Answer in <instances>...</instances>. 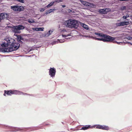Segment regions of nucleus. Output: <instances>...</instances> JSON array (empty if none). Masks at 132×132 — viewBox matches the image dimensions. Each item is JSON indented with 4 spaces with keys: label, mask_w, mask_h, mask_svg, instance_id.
Wrapping results in <instances>:
<instances>
[{
    "label": "nucleus",
    "mask_w": 132,
    "mask_h": 132,
    "mask_svg": "<svg viewBox=\"0 0 132 132\" xmlns=\"http://www.w3.org/2000/svg\"><path fill=\"white\" fill-rule=\"evenodd\" d=\"M95 34L101 38H98L93 36H90L88 35L82 36L83 37H88L95 40L102 41L104 42H111L113 41L116 39V37H113L109 35L103 33L95 32Z\"/></svg>",
    "instance_id": "1"
},
{
    "label": "nucleus",
    "mask_w": 132,
    "mask_h": 132,
    "mask_svg": "<svg viewBox=\"0 0 132 132\" xmlns=\"http://www.w3.org/2000/svg\"><path fill=\"white\" fill-rule=\"evenodd\" d=\"M0 126H2V127L4 128V129H11V130L10 131L11 132L17 131H18L23 130L26 131L29 130V131H30L33 130H37L38 129H42V127L39 126L34 127H29L20 128L18 127H13L12 126H9L8 125H3L0 124Z\"/></svg>",
    "instance_id": "2"
},
{
    "label": "nucleus",
    "mask_w": 132,
    "mask_h": 132,
    "mask_svg": "<svg viewBox=\"0 0 132 132\" xmlns=\"http://www.w3.org/2000/svg\"><path fill=\"white\" fill-rule=\"evenodd\" d=\"M5 93L11 96L12 94H15L16 95H29L31 96H33L32 94H30L27 93H23L21 91H20L17 90H5Z\"/></svg>",
    "instance_id": "3"
},
{
    "label": "nucleus",
    "mask_w": 132,
    "mask_h": 132,
    "mask_svg": "<svg viewBox=\"0 0 132 132\" xmlns=\"http://www.w3.org/2000/svg\"><path fill=\"white\" fill-rule=\"evenodd\" d=\"M4 40L6 41L7 43L5 42H2L1 45L3 47L8 46L12 42L15 41L14 39L10 37H6L4 39Z\"/></svg>",
    "instance_id": "4"
},
{
    "label": "nucleus",
    "mask_w": 132,
    "mask_h": 132,
    "mask_svg": "<svg viewBox=\"0 0 132 132\" xmlns=\"http://www.w3.org/2000/svg\"><path fill=\"white\" fill-rule=\"evenodd\" d=\"M10 47H7V52H13L14 51H16L19 48V46L15 45L14 43V42H13L9 45Z\"/></svg>",
    "instance_id": "5"
},
{
    "label": "nucleus",
    "mask_w": 132,
    "mask_h": 132,
    "mask_svg": "<svg viewBox=\"0 0 132 132\" xmlns=\"http://www.w3.org/2000/svg\"><path fill=\"white\" fill-rule=\"evenodd\" d=\"M11 9L14 11L19 12L23 11L24 9V8L23 6L18 5L11 6Z\"/></svg>",
    "instance_id": "6"
},
{
    "label": "nucleus",
    "mask_w": 132,
    "mask_h": 132,
    "mask_svg": "<svg viewBox=\"0 0 132 132\" xmlns=\"http://www.w3.org/2000/svg\"><path fill=\"white\" fill-rule=\"evenodd\" d=\"M48 70L49 75L52 78L54 77L56 72L55 68L54 67H50Z\"/></svg>",
    "instance_id": "7"
},
{
    "label": "nucleus",
    "mask_w": 132,
    "mask_h": 132,
    "mask_svg": "<svg viewBox=\"0 0 132 132\" xmlns=\"http://www.w3.org/2000/svg\"><path fill=\"white\" fill-rule=\"evenodd\" d=\"M81 22L78 20L73 19L71 28H73L75 29H77L80 24Z\"/></svg>",
    "instance_id": "8"
},
{
    "label": "nucleus",
    "mask_w": 132,
    "mask_h": 132,
    "mask_svg": "<svg viewBox=\"0 0 132 132\" xmlns=\"http://www.w3.org/2000/svg\"><path fill=\"white\" fill-rule=\"evenodd\" d=\"M111 11V10L109 8L103 9H99L98 12L101 14H106Z\"/></svg>",
    "instance_id": "9"
},
{
    "label": "nucleus",
    "mask_w": 132,
    "mask_h": 132,
    "mask_svg": "<svg viewBox=\"0 0 132 132\" xmlns=\"http://www.w3.org/2000/svg\"><path fill=\"white\" fill-rule=\"evenodd\" d=\"M73 19H69L65 21L64 22V24L67 27L71 28Z\"/></svg>",
    "instance_id": "10"
},
{
    "label": "nucleus",
    "mask_w": 132,
    "mask_h": 132,
    "mask_svg": "<svg viewBox=\"0 0 132 132\" xmlns=\"http://www.w3.org/2000/svg\"><path fill=\"white\" fill-rule=\"evenodd\" d=\"M13 29H11L12 31L15 34L19 33L20 31L19 30L17 26H13Z\"/></svg>",
    "instance_id": "11"
},
{
    "label": "nucleus",
    "mask_w": 132,
    "mask_h": 132,
    "mask_svg": "<svg viewBox=\"0 0 132 132\" xmlns=\"http://www.w3.org/2000/svg\"><path fill=\"white\" fill-rule=\"evenodd\" d=\"M129 24V21H124L117 23L116 24V25L117 26H121L127 25Z\"/></svg>",
    "instance_id": "12"
},
{
    "label": "nucleus",
    "mask_w": 132,
    "mask_h": 132,
    "mask_svg": "<svg viewBox=\"0 0 132 132\" xmlns=\"http://www.w3.org/2000/svg\"><path fill=\"white\" fill-rule=\"evenodd\" d=\"M14 43L15 45H16L18 46H19V48L20 47V44H24V42H23L22 40H20L19 41H18V42H16L15 40L14 39Z\"/></svg>",
    "instance_id": "13"
},
{
    "label": "nucleus",
    "mask_w": 132,
    "mask_h": 132,
    "mask_svg": "<svg viewBox=\"0 0 132 132\" xmlns=\"http://www.w3.org/2000/svg\"><path fill=\"white\" fill-rule=\"evenodd\" d=\"M93 126H91L90 125H87L81 127L80 129L81 130H85L89 129V128L92 127Z\"/></svg>",
    "instance_id": "14"
},
{
    "label": "nucleus",
    "mask_w": 132,
    "mask_h": 132,
    "mask_svg": "<svg viewBox=\"0 0 132 132\" xmlns=\"http://www.w3.org/2000/svg\"><path fill=\"white\" fill-rule=\"evenodd\" d=\"M80 25L82 27L86 30H89V29L88 26L85 23H82L81 22Z\"/></svg>",
    "instance_id": "15"
},
{
    "label": "nucleus",
    "mask_w": 132,
    "mask_h": 132,
    "mask_svg": "<svg viewBox=\"0 0 132 132\" xmlns=\"http://www.w3.org/2000/svg\"><path fill=\"white\" fill-rule=\"evenodd\" d=\"M93 126L92 127V128H96L97 129H101L102 127V125L99 124H97L94 125L93 126Z\"/></svg>",
    "instance_id": "16"
},
{
    "label": "nucleus",
    "mask_w": 132,
    "mask_h": 132,
    "mask_svg": "<svg viewBox=\"0 0 132 132\" xmlns=\"http://www.w3.org/2000/svg\"><path fill=\"white\" fill-rule=\"evenodd\" d=\"M53 30H50L48 31L47 33L46 34H45L44 36V37H48L49 36H50L53 32Z\"/></svg>",
    "instance_id": "17"
},
{
    "label": "nucleus",
    "mask_w": 132,
    "mask_h": 132,
    "mask_svg": "<svg viewBox=\"0 0 132 132\" xmlns=\"http://www.w3.org/2000/svg\"><path fill=\"white\" fill-rule=\"evenodd\" d=\"M18 38H15V40H16L17 42L20 40H22V39H23V36L21 35H20L19 36H18Z\"/></svg>",
    "instance_id": "18"
},
{
    "label": "nucleus",
    "mask_w": 132,
    "mask_h": 132,
    "mask_svg": "<svg viewBox=\"0 0 132 132\" xmlns=\"http://www.w3.org/2000/svg\"><path fill=\"white\" fill-rule=\"evenodd\" d=\"M125 14L126 15H125L123 16L122 18L123 19H125V20L128 21L129 20V19H127V18L129 17L130 15L128 14Z\"/></svg>",
    "instance_id": "19"
},
{
    "label": "nucleus",
    "mask_w": 132,
    "mask_h": 132,
    "mask_svg": "<svg viewBox=\"0 0 132 132\" xmlns=\"http://www.w3.org/2000/svg\"><path fill=\"white\" fill-rule=\"evenodd\" d=\"M109 127L108 126L105 125H102L101 129L108 130L109 129Z\"/></svg>",
    "instance_id": "20"
},
{
    "label": "nucleus",
    "mask_w": 132,
    "mask_h": 132,
    "mask_svg": "<svg viewBox=\"0 0 132 132\" xmlns=\"http://www.w3.org/2000/svg\"><path fill=\"white\" fill-rule=\"evenodd\" d=\"M54 1H52L50 2L49 4H48L45 7V8H46V7L48 8L50 7L51 6L53 5L54 4Z\"/></svg>",
    "instance_id": "21"
},
{
    "label": "nucleus",
    "mask_w": 132,
    "mask_h": 132,
    "mask_svg": "<svg viewBox=\"0 0 132 132\" xmlns=\"http://www.w3.org/2000/svg\"><path fill=\"white\" fill-rule=\"evenodd\" d=\"M112 42H113V43L117 44L118 45H121L122 44H125V42H118L115 40H114Z\"/></svg>",
    "instance_id": "22"
},
{
    "label": "nucleus",
    "mask_w": 132,
    "mask_h": 132,
    "mask_svg": "<svg viewBox=\"0 0 132 132\" xmlns=\"http://www.w3.org/2000/svg\"><path fill=\"white\" fill-rule=\"evenodd\" d=\"M0 52H3V53H6L7 52V48H0Z\"/></svg>",
    "instance_id": "23"
},
{
    "label": "nucleus",
    "mask_w": 132,
    "mask_h": 132,
    "mask_svg": "<svg viewBox=\"0 0 132 132\" xmlns=\"http://www.w3.org/2000/svg\"><path fill=\"white\" fill-rule=\"evenodd\" d=\"M80 2L81 3L85 6H87L89 4V3L87 2V1H85L82 0H81Z\"/></svg>",
    "instance_id": "24"
},
{
    "label": "nucleus",
    "mask_w": 132,
    "mask_h": 132,
    "mask_svg": "<svg viewBox=\"0 0 132 132\" xmlns=\"http://www.w3.org/2000/svg\"><path fill=\"white\" fill-rule=\"evenodd\" d=\"M19 29L20 31V30L24 29L25 27V26L22 25H18Z\"/></svg>",
    "instance_id": "25"
},
{
    "label": "nucleus",
    "mask_w": 132,
    "mask_h": 132,
    "mask_svg": "<svg viewBox=\"0 0 132 132\" xmlns=\"http://www.w3.org/2000/svg\"><path fill=\"white\" fill-rule=\"evenodd\" d=\"M10 13H6L5 19L7 20H9L10 19L12 18L10 16Z\"/></svg>",
    "instance_id": "26"
},
{
    "label": "nucleus",
    "mask_w": 132,
    "mask_h": 132,
    "mask_svg": "<svg viewBox=\"0 0 132 132\" xmlns=\"http://www.w3.org/2000/svg\"><path fill=\"white\" fill-rule=\"evenodd\" d=\"M95 5L93 3H89V4H88L87 6L91 7H95Z\"/></svg>",
    "instance_id": "27"
},
{
    "label": "nucleus",
    "mask_w": 132,
    "mask_h": 132,
    "mask_svg": "<svg viewBox=\"0 0 132 132\" xmlns=\"http://www.w3.org/2000/svg\"><path fill=\"white\" fill-rule=\"evenodd\" d=\"M62 97L63 95L61 94H57L56 95V97L59 99L62 98Z\"/></svg>",
    "instance_id": "28"
},
{
    "label": "nucleus",
    "mask_w": 132,
    "mask_h": 132,
    "mask_svg": "<svg viewBox=\"0 0 132 132\" xmlns=\"http://www.w3.org/2000/svg\"><path fill=\"white\" fill-rule=\"evenodd\" d=\"M55 10L56 9H51L48 10H47L46 11L48 12L49 13H50L55 11Z\"/></svg>",
    "instance_id": "29"
},
{
    "label": "nucleus",
    "mask_w": 132,
    "mask_h": 132,
    "mask_svg": "<svg viewBox=\"0 0 132 132\" xmlns=\"http://www.w3.org/2000/svg\"><path fill=\"white\" fill-rule=\"evenodd\" d=\"M58 43V42L57 39V40L53 41L51 43V44L52 45H53L57 44Z\"/></svg>",
    "instance_id": "30"
},
{
    "label": "nucleus",
    "mask_w": 132,
    "mask_h": 132,
    "mask_svg": "<svg viewBox=\"0 0 132 132\" xmlns=\"http://www.w3.org/2000/svg\"><path fill=\"white\" fill-rule=\"evenodd\" d=\"M64 39H57L58 43H62L64 42Z\"/></svg>",
    "instance_id": "31"
},
{
    "label": "nucleus",
    "mask_w": 132,
    "mask_h": 132,
    "mask_svg": "<svg viewBox=\"0 0 132 132\" xmlns=\"http://www.w3.org/2000/svg\"><path fill=\"white\" fill-rule=\"evenodd\" d=\"M120 9L121 10H125L126 9V6H123L121 7L120 8Z\"/></svg>",
    "instance_id": "32"
},
{
    "label": "nucleus",
    "mask_w": 132,
    "mask_h": 132,
    "mask_svg": "<svg viewBox=\"0 0 132 132\" xmlns=\"http://www.w3.org/2000/svg\"><path fill=\"white\" fill-rule=\"evenodd\" d=\"M44 29V27H38V31H43Z\"/></svg>",
    "instance_id": "33"
},
{
    "label": "nucleus",
    "mask_w": 132,
    "mask_h": 132,
    "mask_svg": "<svg viewBox=\"0 0 132 132\" xmlns=\"http://www.w3.org/2000/svg\"><path fill=\"white\" fill-rule=\"evenodd\" d=\"M67 10L68 11V12L69 13H70L71 12L72 13H75V11H72L69 9H67Z\"/></svg>",
    "instance_id": "34"
},
{
    "label": "nucleus",
    "mask_w": 132,
    "mask_h": 132,
    "mask_svg": "<svg viewBox=\"0 0 132 132\" xmlns=\"http://www.w3.org/2000/svg\"><path fill=\"white\" fill-rule=\"evenodd\" d=\"M63 0H55L54 2L55 3H59L62 2Z\"/></svg>",
    "instance_id": "35"
},
{
    "label": "nucleus",
    "mask_w": 132,
    "mask_h": 132,
    "mask_svg": "<svg viewBox=\"0 0 132 132\" xmlns=\"http://www.w3.org/2000/svg\"><path fill=\"white\" fill-rule=\"evenodd\" d=\"M28 31L29 33H31L32 31V30L31 29H29V28L26 27L25 28Z\"/></svg>",
    "instance_id": "36"
},
{
    "label": "nucleus",
    "mask_w": 132,
    "mask_h": 132,
    "mask_svg": "<svg viewBox=\"0 0 132 132\" xmlns=\"http://www.w3.org/2000/svg\"><path fill=\"white\" fill-rule=\"evenodd\" d=\"M15 1L22 3H24L25 2L24 0H15Z\"/></svg>",
    "instance_id": "37"
},
{
    "label": "nucleus",
    "mask_w": 132,
    "mask_h": 132,
    "mask_svg": "<svg viewBox=\"0 0 132 132\" xmlns=\"http://www.w3.org/2000/svg\"><path fill=\"white\" fill-rule=\"evenodd\" d=\"M23 39H22V40L24 42H28L29 41V40L28 39H26L25 38H23Z\"/></svg>",
    "instance_id": "38"
},
{
    "label": "nucleus",
    "mask_w": 132,
    "mask_h": 132,
    "mask_svg": "<svg viewBox=\"0 0 132 132\" xmlns=\"http://www.w3.org/2000/svg\"><path fill=\"white\" fill-rule=\"evenodd\" d=\"M38 27H35V28H32V29L34 31H38Z\"/></svg>",
    "instance_id": "39"
},
{
    "label": "nucleus",
    "mask_w": 132,
    "mask_h": 132,
    "mask_svg": "<svg viewBox=\"0 0 132 132\" xmlns=\"http://www.w3.org/2000/svg\"><path fill=\"white\" fill-rule=\"evenodd\" d=\"M45 9H46V8H45V7L44 8H41L40 9V12H42L44 11L45 10Z\"/></svg>",
    "instance_id": "40"
},
{
    "label": "nucleus",
    "mask_w": 132,
    "mask_h": 132,
    "mask_svg": "<svg viewBox=\"0 0 132 132\" xmlns=\"http://www.w3.org/2000/svg\"><path fill=\"white\" fill-rule=\"evenodd\" d=\"M35 47H34L33 48H31L29 50V51L28 52V53L29 52H30L32 50H34V49Z\"/></svg>",
    "instance_id": "41"
},
{
    "label": "nucleus",
    "mask_w": 132,
    "mask_h": 132,
    "mask_svg": "<svg viewBox=\"0 0 132 132\" xmlns=\"http://www.w3.org/2000/svg\"><path fill=\"white\" fill-rule=\"evenodd\" d=\"M127 38L128 40H131L132 39V37L131 36H128Z\"/></svg>",
    "instance_id": "42"
},
{
    "label": "nucleus",
    "mask_w": 132,
    "mask_h": 132,
    "mask_svg": "<svg viewBox=\"0 0 132 132\" xmlns=\"http://www.w3.org/2000/svg\"><path fill=\"white\" fill-rule=\"evenodd\" d=\"M62 36L63 38H65L67 37V35L64 34H62Z\"/></svg>",
    "instance_id": "43"
},
{
    "label": "nucleus",
    "mask_w": 132,
    "mask_h": 132,
    "mask_svg": "<svg viewBox=\"0 0 132 132\" xmlns=\"http://www.w3.org/2000/svg\"><path fill=\"white\" fill-rule=\"evenodd\" d=\"M49 14L48 12L46 11L45 13L44 14H43V15L44 16V15H47V14Z\"/></svg>",
    "instance_id": "44"
},
{
    "label": "nucleus",
    "mask_w": 132,
    "mask_h": 132,
    "mask_svg": "<svg viewBox=\"0 0 132 132\" xmlns=\"http://www.w3.org/2000/svg\"><path fill=\"white\" fill-rule=\"evenodd\" d=\"M28 21L30 23H31V21L30 19H28Z\"/></svg>",
    "instance_id": "45"
},
{
    "label": "nucleus",
    "mask_w": 132,
    "mask_h": 132,
    "mask_svg": "<svg viewBox=\"0 0 132 132\" xmlns=\"http://www.w3.org/2000/svg\"><path fill=\"white\" fill-rule=\"evenodd\" d=\"M126 43H128L130 44V45H132V43L130 42H125V44Z\"/></svg>",
    "instance_id": "46"
},
{
    "label": "nucleus",
    "mask_w": 132,
    "mask_h": 132,
    "mask_svg": "<svg viewBox=\"0 0 132 132\" xmlns=\"http://www.w3.org/2000/svg\"><path fill=\"white\" fill-rule=\"evenodd\" d=\"M7 27L8 28H11L12 29H13V26H7Z\"/></svg>",
    "instance_id": "47"
},
{
    "label": "nucleus",
    "mask_w": 132,
    "mask_h": 132,
    "mask_svg": "<svg viewBox=\"0 0 132 132\" xmlns=\"http://www.w3.org/2000/svg\"><path fill=\"white\" fill-rule=\"evenodd\" d=\"M19 35H18L17 34H15V33L14 35V36H16V38H18V36H19Z\"/></svg>",
    "instance_id": "48"
},
{
    "label": "nucleus",
    "mask_w": 132,
    "mask_h": 132,
    "mask_svg": "<svg viewBox=\"0 0 132 132\" xmlns=\"http://www.w3.org/2000/svg\"><path fill=\"white\" fill-rule=\"evenodd\" d=\"M61 31L63 32H66L67 31L66 29H63Z\"/></svg>",
    "instance_id": "49"
},
{
    "label": "nucleus",
    "mask_w": 132,
    "mask_h": 132,
    "mask_svg": "<svg viewBox=\"0 0 132 132\" xmlns=\"http://www.w3.org/2000/svg\"><path fill=\"white\" fill-rule=\"evenodd\" d=\"M31 23H34L35 22V21H34L33 20L31 19Z\"/></svg>",
    "instance_id": "50"
},
{
    "label": "nucleus",
    "mask_w": 132,
    "mask_h": 132,
    "mask_svg": "<svg viewBox=\"0 0 132 132\" xmlns=\"http://www.w3.org/2000/svg\"><path fill=\"white\" fill-rule=\"evenodd\" d=\"M62 7L63 8L65 7H66V6L65 5H62Z\"/></svg>",
    "instance_id": "51"
},
{
    "label": "nucleus",
    "mask_w": 132,
    "mask_h": 132,
    "mask_svg": "<svg viewBox=\"0 0 132 132\" xmlns=\"http://www.w3.org/2000/svg\"><path fill=\"white\" fill-rule=\"evenodd\" d=\"M22 36H23H23H27V34H24L23 35H21Z\"/></svg>",
    "instance_id": "52"
},
{
    "label": "nucleus",
    "mask_w": 132,
    "mask_h": 132,
    "mask_svg": "<svg viewBox=\"0 0 132 132\" xmlns=\"http://www.w3.org/2000/svg\"><path fill=\"white\" fill-rule=\"evenodd\" d=\"M67 35V37H68V36H71V34H68Z\"/></svg>",
    "instance_id": "53"
},
{
    "label": "nucleus",
    "mask_w": 132,
    "mask_h": 132,
    "mask_svg": "<svg viewBox=\"0 0 132 132\" xmlns=\"http://www.w3.org/2000/svg\"><path fill=\"white\" fill-rule=\"evenodd\" d=\"M129 17H130V19H132V14L131 15H130Z\"/></svg>",
    "instance_id": "54"
},
{
    "label": "nucleus",
    "mask_w": 132,
    "mask_h": 132,
    "mask_svg": "<svg viewBox=\"0 0 132 132\" xmlns=\"http://www.w3.org/2000/svg\"><path fill=\"white\" fill-rule=\"evenodd\" d=\"M5 90H4V94H3V95L4 96H6V93H5Z\"/></svg>",
    "instance_id": "55"
},
{
    "label": "nucleus",
    "mask_w": 132,
    "mask_h": 132,
    "mask_svg": "<svg viewBox=\"0 0 132 132\" xmlns=\"http://www.w3.org/2000/svg\"><path fill=\"white\" fill-rule=\"evenodd\" d=\"M70 37H68V38H65V39H70Z\"/></svg>",
    "instance_id": "56"
},
{
    "label": "nucleus",
    "mask_w": 132,
    "mask_h": 132,
    "mask_svg": "<svg viewBox=\"0 0 132 132\" xmlns=\"http://www.w3.org/2000/svg\"><path fill=\"white\" fill-rule=\"evenodd\" d=\"M31 35L30 34H27V36L28 37L30 35Z\"/></svg>",
    "instance_id": "57"
},
{
    "label": "nucleus",
    "mask_w": 132,
    "mask_h": 132,
    "mask_svg": "<svg viewBox=\"0 0 132 132\" xmlns=\"http://www.w3.org/2000/svg\"><path fill=\"white\" fill-rule=\"evenodd\" d=\"M54 82H55V85H56V82L55 81H54Z\"/></svg>",
    "instance_id": "58"
},
{
    "label": "nucleus",
    "mask_w": 132,
    "mask_h": 132,
    "mask_svg": "<svg viewBox=\"0 0 132 132\" xmlns=\"http://www.w3.org/2000/svg\"><path fill=\"white\" fill-rule=\"evenodd\" d=\"M61 123H62V124H64V123L63 122H61Z\"/></svg>",
    "instance_id": "59"
},
{
    "label": "nucleus",
    "mask_w": 132,
    "mask_h": 132,
    "mask_svg": "<svg viewBox=\"0 0 132 132\" xmlns=\"http://www.w3.org/2000/svg\"><path fill=\"white\" fill-rule=\"evenodd\" d=\"M0 56H3V55H1V54H0Z\"/></svg>",
    "instance_id": "60"
},
{
    "label": "nucleus",
    "mask_w": 132,
    "mask_h": 132,
    "mask_svg": "<svg viewBox=\"0 0 132 132\" xmlns=\"http://www.w3.org/2000/svg\"><path fill=\"white\" fill-rule=\"evenodd\" d=\"M49 124H46L45 125H48Z\"/></svg>",
    "instance_id": "61"
},
{
    "label": "nucleus",
    "mask_w": 132,
    "mask_h": 132,
    "mask_svg": "<svg viewBox=\"0 0 132 132\" xmlns=\"http://www.w3.org/2000/svg\"><path fill=\"white\" fill-rule=\"evenodd\" d=\"M68 13V12L67 11H65V13Z\"/></svg>",
    "instance_id": "62"
},
{
    "label": "nucleus",
    "mask_w": 132,
    "mask_h": 132,
    "mask_svg": "<svg viewBox=\"0 0 132 132\" xmlns=\"http://www.w3.org/2000/svg\"><path fill=\"white\" fill-rule=\"evenodd\" d=\"M28 57H30L31 56V55H30V56H28Z\"/></svg>",
    "instance_id": "63"
},
{
    "label": "nucleus",
    "mask_w": 132,
    "mask_h": 132,
    "mask_svg": "<svg viewBox=\"0 0 132 132\" xmlns=\"http://www.w3.org/2000/svg\"><path fill=\"white\" fill-rule=\"evenodd\" d=\"M9 56V55H6L5 56Z\"/></svg>",
    "instance_id": "64"
}]
</instances>
